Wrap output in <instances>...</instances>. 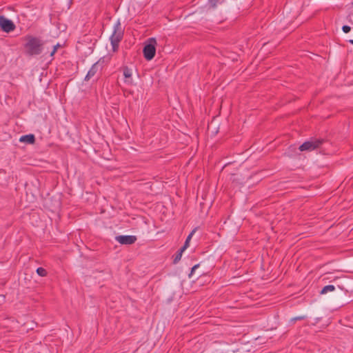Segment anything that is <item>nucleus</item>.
Here are the masks:
<instances>
[{"label": "nucleus", "instance_id": "f257e3e1", "mask_svg": "<svg viewBox=\"0 0 353 353\" xmlns=\"http://www.w3.org/2000/svg\"><path fill=\"white\" fill-rule=\"evenodd\" d=\"M27 42L24 45L25 52L29 56L40 54L43 51V42L41 39L32 36L26 38Z\"/></svg>", "mask_w": 353, "mask_h": 353}, {"label": "nucleus", "instance_id": "f03ea898", "mask_svg": "<svg viewBox=\"0 0 353 353\" xmlns=\"http://www.w3.org/2000/svg\"><path fill=\"white\" fill-rule=\"evenodd\" d=\"M123 33L124 29L121 26V21L120 20H117L114 24L113 32L110 37V43L114 51L118 48L119 44L123 39Z\"/></svg>", "mask_w": 353, "mask_h": 353}, {"label": "nucleus", "instance_id": "7ed1b4c3", "mask_svg": "<svg viewBox=\"0 0 353 353\" xmlns=\"http://www.w3.org/2000/svg\"><path fill=\"white\" fill-rule=\"evenodd\" d=\"M157 41L154 38H150L148 40V43L146 44L143 50L144 57L146 60H152L156 53Z\"/></svg>", "mask_w": 353, "mask_h": 353}, {"label": "nucleus", "instance_id": "20e7f679", "mask_svg": "<svg viewBox=\"0 0 353 353\" xmlns=\"http://www.w3.org/2000/svg\"><path fill=\"white\" fill-rule=\"evenodd\" d=\"M323 141L321 139L312 138L301 145L299 149L300 151H312L319 148Z\"/></svg>", "mask_w": 353, "mask_h": 353}, {"label": "nucleus", "instance_id": "39448f33", "mask_svg": "<svg viewBox=\"0 0 353 353\" xmlns=\"http://www.w3.org/2000/svg\"><path fill=\"white\" fill-rule=\"evenodd\" d=\"M0 28L3 31L8 33L13 31L16 26L12 21L3 16H0Z\"/></svg>", "mask_w": 353, "mask_h": 353}, {"label": "nucleus", "instance_id": "423d86ee", "mask_svg": "<svg viewBox=\"0 0 353 353\" xmlns=\"http://www.w3.org/2000/svg\"><path fill=\"white\" fill-rule=\"evenodd\" d=\"M115 239L122 245H132L137 241V237L133 235H119L117 236Z\"/></svg>", "mask_w": 353, "mask_h": 353}, {"label": "nucleus", "instance_id": "0eeeda50", "mask_svg": "<svg viewBox=\"0 0 353 353\" xmlns=\"http://www.w3.org/2000/svg\"><path fill=\"white\" fill-rule=\"evenodd\" d=\"M102 68L101 64L100 63V61H97L94 63L89 71L88 72L86 76L85 77L84 80L88 81H89L92 77H93L97 72L101 70Z\"/></svg>", "mask_w": 353, "mask_h": 353}, {"label": "nucleus", "instance_id": "6e6552de", "mask_svg": "<svg viewBox=\"0 0 353 353\" xmlns=\"http://www.w3.org/2000/svg\"><path fill=\"white\" fill-rule=\"evenodd\" d=\"M123 76L125 77L124 82L125 84L128 85H131L133 84V80H132V70L130 69L128 67L125 66L123 68Z\"/></svg>", "mask_w": 353, "mask_h": 353}, {"label": "nucleus", "instance_id": "1a4fd4ad", "mask_svg": "<svg viewBox=\"0 0 353 353\" xmlns=\"http://www.w3.org/2000/svg\"><path fill=\"white\" fill-rule=\"evenodd\" d=\"M19 141L28 144H33L35 142V137L32 134L23 135L19 138Z\"/></svg>", "mask_w": 353, "mask_h": 353}, {"label": "nucleus", "instance_id": "9d476101", "mask_svg": "<svg viewBox=\"0 0 353 353\" xmlns=\"http://www.w3.org/2000/svg\"><path fill=\"white\" fill-rule=\"evenodd\" d=\"M334 290H335L334 285H327L322 288L320 293H321V294H325L327 292H331L334 291Z\"/></svg>", "mask_w": 353, "mask_h": 353}, {"label": "nucleus", "instance_id": "9b49d317", "mask_svg": "<svg viewBox=\"0 0 353 353\" xmlns=\"http://www.w3.org/2000/svg\"><path fill=\"white\" fill-rule=\"evenodd\" d=\"M184 251L185 250H183L181 248L178 250V252H176L174 257L173 263L176 264L181 260L182 254Z\"/></svg>", "mask_w": 353, "mask_h": 353}, {"label": "nucleus", "instance_id": "f8f14e48", "mask_svg": "<svg viewBox=\"0 0 353 353\" xmlns=\"http://www.w3.org/2000/svg\"><path fill=\"white\" fill-rule=\"evenodd\" d=\"M194 234V231H192L186 238V240L183 244V245L181 247L183 250H186L189 247L190 241L192 239V236Z\"/></svg>", "mask_w": 353, "mask_h": 353}, {"label": "nucleus", "instance_id": "ddd939ff", "mask_svg": "<svg viewBox=\"0 0 353 353\" xmlns=\"http://www.w3.org/2000/svg\"><path fill=\"white\" fill-rule=\"evenodd\" d=\"M37 273L41 276H46L47 275V271L41 267L37 269Z\"/></svg>", "mask_w": 353, "mask_h": 353}, {"label": "nucleus", "instance_id": "4468645a", "mask_svg": "<svg viewBox=\"0 0 353 353\" xmlns=\"http://www.w3.org/2000/svg\"><path fill=\"white\" fill-rule=\"evenodd\" d=\"M199 267V264H196L194 265L192 269H191V272L189 274V277H191L192 276V274H194V271Z\"/></svg>", "mask_w": 353, "mask_h": 353}, {"label": "nucleus", "instance_id": "2eb2a0df", "mask_svg": "<svg viewBox=\"0 0 353 353\" xmlns=\"http://www.w3.org/2000/svg\"><path fill=\"white\" fill-rule=\"evenodd\" d=\"M342 30L345 33H348L351 30V28L349 26L345 25L342 27Z\"/></svg>", "mask_w": 353, "mask_h": 353}, {"label": "nucleus", "instance_id": "dca6fc26", "mask_svg": "<svg viewBox=\"0 0 353 353\" xmlns=\"http://www.w3.org/2000/svg\"><path fill=\"white\" fill-rule=\"evenodd\" d=\"M305 319V316H296V317H294V318H292L291 319V321L294 323L295 321H301V320H303Z\"/></svg>", "mask_w": 353, "mask_h": 353}, {"label": "nucleus", "instance_id": "f3484780", "mask_svg": "<svg viewBox=\"0 0 353 353\" xmlns=\"http://www.w3.org/2000/svg\"><path fill=\"white\" fill-rule=\"evenodd\" d=\"M59 47H60L59 44H57L56 46H54L53 48V50L50 53V56H53L54 54V53L57 52V48Z\"/></svg>", "mask_w": 353, "mask_h": 353}, {"label": "nucleus", "instance_id": "a211bd4d", "mask_svg": "<svg viewBox=\"0 0 353 353\" xmlns=\"http://www.w3.org/2000/svg\"><path fill=\"white\" fill-rule=\"evenodd\" d=\"M210 3L213 7H215L216 5V0H210Z\"/></svg>", "mask_w": 353, "mask_h": 353}, {"label": "nucleus", "instance_id": "6ab92c4d", "mask_svg": "<svg viewBox=\"0 0 353 353\" xmlns=\"http://www.w3.org/2000/svg\"><path fill=\"white\" fill-rule=\"evenodd\" d=\"M6 174V172H4V170H0V174Z\"/></svg>", "mask_w": 353, "mask_h": 353}, {"label": "nucleus", "instance_id": "aec40b11", "mask_svg": "<svg viewBox=\"0 0 353 353\" xmlns=\"http://www.w3.org/2000/svg\"><path fill=\"white\" fill-rule=\"evenodd\" d=\"M348 41H349V43H350L351 44H352V45H353V39H350V40H349Z\"/></svg>", "mask_w": 353, "mask_h": 353}, {"label": "nucleus", "instance_id": "412c9836", "mask_svg": "<svg viewBox=\"0 0 353 353\" xmlns=\"http://www.w3.org/2000/svg\"><path fill=\"white\" fill-rule=\"evenodd\" d=\"M352 4H353V2H352Z\"/></svg>", "mask_w": 353, "mask_h": 353}]
</instances>
